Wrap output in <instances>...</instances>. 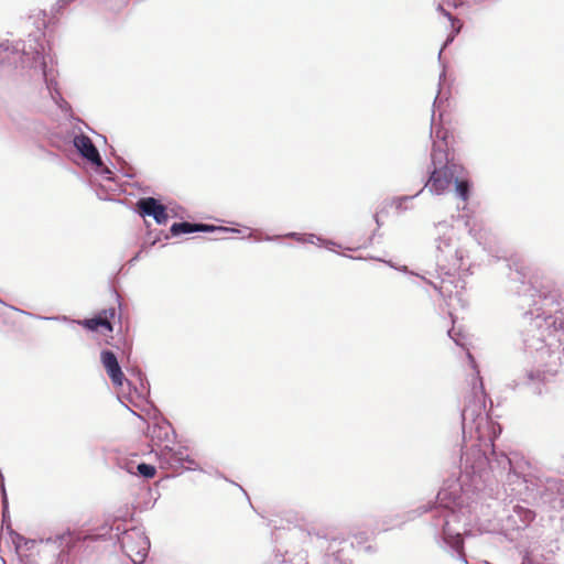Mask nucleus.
Masks as SVG:
<instances>
[{
	"instance_id": "obj_1",
	"label": "nucleus",
	"mask_w": 564,
	"mask_h": 564,
	"mask_svg": "<svg viewBox=\"0 0 564 564\" xmlns=\"http://www.w3.org/2000/svg\"><path fill=\"white\" fill-rule=\"evenodd\" d=\"M433 171L425 186L434 194H443L462 167L452 163L445 149L434 145L432 151Z\"/></svg>"
},
{
	"instance_id": "obj_2",
	"label": "nucleus",
	"mask_w": 564,
	"mask_h": 564,
	"mask_svg": "<svg viewBox=\"0 0 564 564\" xmlns=\"http://www.w3.org/2000/svg\"><path fill=\"white\" fill-rule=\"evenodd\" d=\"M120 543L124 554L135 564L144 561L150 549L148 538L138 530L124 532Z\"/></svg>"
},
{
	"instance_id": "obj_3",
	"label": "nucleus",
	"mask_w": 564,
	"mask_h": 564,
	"mask_svg": "<svg viewBox=\"0 0 564 564\" xmlns=\"http://www.w3.org/2000/svg\"><path fill=\"white\" fill-rule=\"evenodd\" d=\"M116 316V308L110 307L107 310L100 311L97 315L91 318H86L84 321H79L78 324L84 328L93 332H100L101 334H110L113 330L111 321Z\"/></svg>"
},
{
	"instance_id": "obj_4",
	"label": "nucleus",
	"mask_w": 564,
	"mask_h": 564,
	"mask_svg": "<svg viewBox=\"0 0 564 564\" xmlns=\"http://www.w3.org/2000/svg\"><path fill=\"white\" fill-rule=\"evenodd\" d=\"M137 210L142 217H153L160 225L166 224L169 219L166 207L154 197L140 198L137 202Z\"/></svg>"
},
{
	"instance_id": "obj_5",
	"label": "nucleus",
	"mask_w": 564,
	"mask_h": 564,
	"mask_svg": "<svg viewBox=\"0 0 564 564\" xmlns=\"http://www.w3.org/2000/svg\"><path fill=\"white\" fill-rule=\"evenodd\" d=\"M100 361L115 387H122L126 379L116 355L111 350L100 352Z\"/></svg>"
},
{
	"instance_id": "obj_6",
	"label": "nucleus",
	"mask_w": 564,
	"mask_h": 564,
	"mask_svg": "<svg viewBox=\"0 0 564 564\" xmlns=\"http://www.w3.org/2000/svg\"><path fill=\"white\" fill-rule=\"evenodd\" d=\"M74 145L86 160L97 166L102 165L99 152L89 137L85 134L76 135L74 138Z\"/></svg>"
},
{
	"instance_id": "obj_7",
	"label": "nucleus",
	"mask_w": 564,
	"mask_h": 564,
	"mask_svg": "<svg viewBox=\"0 0 564 564\" xmlns=\"http://www.w3.org/2000/svg\"><path fill=\"white\" fill-rule=\"evenodd\" d=\"M171 234L173 236H178L181 234H191L196 231H217L220 234H226L228 231H231V229L227 227H216L213 225H206V224H191L187 221L183 223H175L171 226Z\"/></svg>"
},
{
	"instance_id": "obj_8",
	"label": "nucleus",
	"mask_w": 564,
	"mask_h": 564,
	"mask_svg": "<svg viewBox=\"0 0 564 564\" xmlns=\"http://www.w3.org/2000/svg\"><path fill=\"white\" fill-rule=\"evenodd\" d=\"M444 539L446 543H448L455 551L458 552V554L464 557L465 563L467 561L465 560V553H464V540L459 533L451 534L449 527L446 523L443 529Z\"/></svg>"
},
{
	"instance_id": "obj_9",
	"label": "nucleus",
	"mask_w": 564,
	"mask_h": 564,
	"mask_svg": "<svg viewBox=\"0 0 564 564\" xmlns=\"http://www.w3.org/2000/svg\"><path fill=\"white\" fill-rule=\"evenodd\" d=\"M455 188L458 196L467 200L469 196V182L467 180L456 178L455 180Z\"/></svg>"
},
{
	"instance_id": "obj_10",
	"label": "nucleus",
	"mask_w": 564,
	"mask_h": 564,
	"mask_svg": "<svg viewBox=\"0 0 564 564\" xmlns=\"http://www.w3.org/2000/svg\"><path fill=\"white\" fill-rule=\"evenodd\" d=\"M138 473L144 478H153L156 474V469L154 466L141 463L137 467Z\"/></svg>"
},
{
	"instance_id": "obj_11",
	"label": "nucleus",
	"mask_w": 564,
	"mask_h": 564,
	"mask_svg": "<svg viewBox=\"0 0 564 564\" xmlns=\"http://www.w3.org/2000/svg\"><path fill=\"white\" fill-rule=\"evenodd\" d=\"M438 10L451 20L454 33L458 34L460 32L462 28H463L462 21L456 19V18H454V17H452L451 13H448L447 11H445L443 9V7H438Z\"/></svg>"
}]
</instances>
